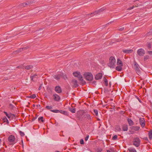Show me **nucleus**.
Returning a JSON list of instances; mask_svg holds the SVG:
<instances>
[{
    "mask_svg": "<svg viewBox=\"0 0 152 152\" xmlns=\"http://www.w3.org/2000/svg\"><path fill=\"white\" fill-rule=\"evenodd\" d=\"M116 65V60L113 56H111L109 59V63L108 64V66L111 68H114Z\"/></svg>",
    "mask_w": 152,
    "mask_h": 152,
    "instance_id": "1",
    "label": "nucleus"
},
{
    "mask_svg": "<svg viewBox=\"0 0 152 152\" xmlns=\"http://www.w3.org/2000/svg\"><path fill=\"white\" fill-rule=\"evenodd\" d=\"M117 66L116 67V70L118 71H121L122 70L123 64L119 58L117 59Z\"/></svg>",
    "mask_w": 152,
    "mask_h": 152,
    "instance_id": "2",
    "label": "nucleus"
},
{
    "mask_svg": "<svg viewBox=\"0 0 152 152\" xmlns=\"http://www.w3.org/2000/svg\"><path fill=\"white\" fill-rule=\"evenodd\" d=\"M84 78L87 80L91 81L92 80L93 77L92 74L89 72H86L83 75Z\"/></svg>",
    "mask_w": 152,
    "mask_h": 152,
    "instance_id": "3",
    "label": "nucleus"
},
{
    "mask_svg": "<svg viewBox=\"0 0 152 152\" xmlns=\"http://www.w3.org/2000/svg\"><path fill=\"white\" fill-rule=\"evenodd\" d=\"M15 138V136L12 135H10L8 137V140L10 145H13L16 143Z\"/></svg>",
    "mask_w": 152,
    "mask_h": 152,
    "instance_id": "4",
    "label": "nucleus"
},
{
    "mask_svg": "<svg viewBox=\"0 0 152 152\" xmlns=\"http://www.w3.org/2000/svg\"><path fill=\"white\" fill-rule=\"evenodd\" d=\"M73 75L75 77H77L80 80L82 81L83 80V77L80 72L78 71L75 72H73Z\"/></svg>",
    "mask_w": 152,
    "mask_h": 152,
    "instance_id": "5",
    "label": "nucleus"
},
{
    "mask_svg": "<svg viewBox=\"0 0 152 152\" xmlns=\"http://www.w3.org/2000/svg\"><path fill=\"white\" fill-rule=\"evenodd\" d=\"M4 113L10 120L13 119L15 117V116L14 115L11 113H8L5 111H4Z\"/></svg>",
    "mask_w": 152,
    "mask_h": 152,
    "instance_id": "6",
    "label": "nucleus"
},
{
    "mask_svg": "<svg viewBox=\"0 0 152 152\" xmlns=\"http://www.w3.org/2000/svg\"><path fill=\"white\" fill-rule=\"evenodd\" d=\"M137 54L140 56H144L145 53V50L142 48H140L137 50Z\"/></svg>",
    "mask_w": 152,
    "mask_h": 152,
    "instance_id": "7",
    "label": "nucleus"
},
{
    "mask_svg": "<svg viewBox=\"0 0 152 152\" xmlns=\"http://www.w3.org/2000/svg\"><path fill=\"white\" fill-rule=\"evenodd\" d=\"M133 67L135 70L136 71L138 75H139L140 74V71L139 69V66L136 62L134 63Z\"/></svg>",
    "mask_w": 152,
    "mask_h": 152,
    "instance_id": "8",
    "label": "nucleus"
},
{
    "mask_svg": "<svg viewBox=\"0 0 152 152\" xmlns=\"http://www.w3.org/2000/svg\"><path fill=\"white\" fill-rule=\"evenodd\" d=\"M71 85L75 87H77L78 86L77 81L75 79H73L70 83Z\"/></svg>",
    "mask_w": 152,
    "mask_h": 152,
    "instance_id": "9",
    "label": "nucleus"
},
{
    "mask_svg": "<svg viewBox=\"0 0 152 152\" xmlns=\"http://www.w3.org/2000/svg\"><path fill=\"white\" fill-rule=\"evenodd\" d=\"M140 144V140L138 138H135L133 140V145L136 147H138Z\"/></svg>",
    "mask_w": 152,
    "mask_h": 152,
    "instance_id": "10",
    "label": "nucleus"
},
{
    "mask_svg": "<svg viewBox=\"0 0 152 152\" xmlns=\"http://www.w3.org/2000/svg\"><path fill=\"white\" fill-rule=\"evenodd\" d=\"M53 98L54 100L56 101H58L60 99V96L56 94H54L53 96Z\"/></svg>",
    "mask_w": 152,
    "mask_h": 152,
    "instance_id": "11",
    "label": "nucleus"
},
{
    "mask_svg": "<svg viewBox=\"0 0 152 152\" xmlns=\"http://www.w3.org/2000/svg\"><path fill=\"white\" fill-rule=\"evenodd\" d=\"M102 76V74L99 73L96 75L95 77V79L96 80H98L101 79Z\"/></svg>",
    "mask_w": 152,
    "mask_h": 152,
    "instance_id": "12",
    "label": "nucleus"
},
{
    "mask_svg": "<svg viewBox=\"0 0 152 152\" xmlns=\"http://www.w3.org/2000/svg\"><path fill=\"white\" fill-rule=\"evenodd\" d=\"M140 125L142 127H144L145 125V120L143 118H140Z\"/></svg>",
    "mask_w": 152,
    "mask_h": 152,
    "instance_id": "13",
    "label": "nucleus"
},
{
    "mask_svg": "<svg viewBox=\"0 0 152 152\" xmlns=\"http://www.w3.org/2000/svg\"><path fill=\"white\" fill-rule=\"evenodd\" d=\"M102 10L101 9L99 10V11H95L94 12H93L89 14L88 15H90L91 17L93 16H94V15H96L99 13V12H101L102 11Z\"/></svg>",
    "mask_w": 152,
    "mask_h": 152,
    "instance_id": "14",
    "label": "nucleus"
},
{
    "mask_svg": "<svg viewBox=\"0 0 152 152\" xmlns=\"http://www.w3.org/2000/svg\"><path fill=\"white\" fill-rule=\"evenodd\" d=\"M55 91L58 93H61V88L59 86H56L55 88Z\"/></svg>",
    "mask_w": 152,
    "mask_h": 152,
    "instance_id": "15",
    "label": "nucleus"
},
{
    "mask_svg": "<svg viewBox=\"0 0 152 152\" xmlns=\"http://www.w3.org/2000/svg\"><path fill=\"white\" fill-rule=\"evenodd\" d=\"M123 52L125 53H131L133 52V50L132 49H126V50H122Z\"/></svg>",
    "mask_w": 152,
    "mask_h": 152,
    "instance_id": "16",
    "label": "nucleus"
},
{
    "mask_svg": "<svg viewBox=\"0 0 152 152\" xmlns=\"http://www.w3.org/2000/svg\"><path fill=\"white\" fill-rule=\"evenodd\" d=\"M30 3L29 2H24L20 4V6L22 7H26L30 5Z\"/></svg>",
    "mask_w": 152,
    "mask_h": 152,
    "instance_id": "17",
    "label": "nucleus"
},
{
    "mask_svg": "<svg viewBox=\"0 0 152 152\" xmlns=\"http://www.w3.org/2000/svg\"><path fill=\"white\" fill-rule=\"evenodd\" d=\"M122 129L123 131H127L128 129V126L126 125H124L122 126Z\"/></svg>",
    "mask_w": 152,
    "mask_h": 152,
    "instance_id": "18",
    "label": "nucleus"
},
{
    "mask_svg": "<svg viewBox=\"0 0 152 152\" xmlns=\"http://www.w3.org/2000/svg\"><path fill=\"white\" fill-rule=\"evenodd\" d=\"M37 75H34L33 76L31 77V80L33 81H34L37 79Z\"/></svg>",
    "mask_w": 152,
    "mask_h": 152,
    "instance_id": "19",
    "label": "nucleus"
},
{
    "mask_svg": "<svg viewBox=\"0 0 152 152\" xmlns=\"http://www.w3.org/2000/svg\"><path fill=\"white\" fill-rule=\"evenodd\" d=\"M2 120L4 122H6L7 124L9 123V121L6 117H4L2 118Z\"/></svg>",
    "mask_w": 152,
    "mask_h": 152,
    "instance_id": "20",
    "label": "nucleus"
},
{
    "mask_svg": "<svg viewBox=\"0 0 152 152\" xmlns=\"http://www.w3.org/2000/svg\"><path fill=\"white\" fill-rule=\"evenodd\" d=\"M148 136L150 140L152 139V130H150L149 131L148 133Z\"/></svg>",
    "mask_w": 152,
    "mask_h": 152,
    "instance_id": "21",
    "label": "nucleus"
},
{
    "mask_svg": "<svg viewBox=\"0 0 152 152\" xmlns=\"http://www.w3.org/2000/svg\"><path fill=\"white\" fill-rule=\"evenodd\" d=\"M61 77V76L60 75H55L54 76V78L57 80H59Z\"/></svg>",
    "mask_w": 152,
    "mask_h": 152,
    "instance_id": "22",
    "label": "nucleus"
},
{
    "mask_svg": "<svg viewBox=\"0 0 152 152\" xmlns=\"http://www.w3.org/2000/svg\"><path fill=\"white\" fill-rule=\"evenodd\" d=\"M128 121L129 125L132 126L133 124V122L131 120L128 119Z\"/></svg>",
    "mask_w": 152,
    "mask_h": 152,
    "instance_id": "23",
    "label": "nucleus"
},
{
    "mask_svg": "<svg viewBox=\"0 0 152 152\" xmlns=\"http://www.w3.org/2000/svg\"><path fill=\"white\" fill-rule=\"evenodd\" d=\"M128 150L129 152H137L135 149L132 148H129L128 149Z\"/></svg>",
    "mask_w": 152,
    "mask_h": 152,
    "instance_id": "24",
    "label": "nucleus"
},
{
    "mask_svg": "<svg viewBox=\"0 0 152 152\" xmlns=\"http://www.w3.org/2000/svg\"><path fill=\"white\" fill-rule=\"evenodd\" d=\"M140 127L138 126H133L132 127V129L135 131H138L139 130Z\"/></svg>",
    "mask_w": 152,
    "mask_h": 152,
    "instance_id": "25",
    "label": "nucleus"
},
{
    "mask_svg": "<svg viewBox=\"0 0 152 152\" xmlns=\"http://www.w3.org/2000/svg\"><path fill=\"white\" fill-rule=\"evenodd\" d=\"M116 131L118 132H120L121 131V129L119 126H117L115 127Z\"/></svg>",
    "mask_w": 152,
    "mask_h": 152,
    "instance_id": "26",
    "label": "nucleus"
},
{
    "mask_svg": "<svg viewBox=\"0 0 152 152\" xmlns=\"http://www.w3.org/2000/svg\"><path fill=\"white\" fill-rule=\"evenodd\" d=\"M33 66L31 65H27L25 66V68L26 69L28 70L31 69Z\"/></svg>",
    "mask_w": 152,
    "mask_h": 152,
    "instance_id": "27",
    "label": "nucleus"
},
{
    "mask_svg": "<svg viewBox=\"0 0 152 152\" xmlns=\"http://www.w3.org/2000/svg\"><path fill=\"white\" fill-rule=\"evenodd\" d=\"M69 110L72 113H75L76 111L75 109L73 108H69Z\"/></svg>",
    "mask_w": 152,
    "mask_h": 152,
    "instance_id": "28",
    "label": "nucleus"
},
{
    "mask_svg": "<svg viewBox=\"0 0 152 152\" xmlns=\"http://www.w3.org/2000/svg\"><path fill=\"white\" fill-rule=\"evenodd\" d=\"M104 83H105V85L106 86H107L108 85V83H107V79L105 77H104Z\"/></svg>",
    "mask_w": 152,
    "mask_h": 152,
    "instance_id": "29",
    "label": "nucleus"
},
{
    "mask_svg": "<svg viewBox=\"0 0 152 152\" xmlns=\"http://www.w3.org/2000/svg\"><path fill=\"white\" fill-rule=\"evenodd\" d=\"M36 97V94H33L29 96L28 97L29 98H31L32 99H34Z\"/></svg>",
    "mask_w": 152,
    "mask_h": 152,
    "instance_id": "30",
    "label": "nucleus"
},
{
    "mask_svg": "<svg viewBox=\"0 0 152 152\" xmlns=\"http://www.w3.org/2000/svg\"><path fill=\"white\" fill-rule=\"evenodd\" d=\"M94 115H95L96 116L98 115V111H97V110H94Z\"/></svg>",
    "mask_w": 152,
    "mask_h": 152,
    "instance_id": "31",
    "label": "nucleus"
},
{
    "mask_svg": "<svg viewBox=\"0 0 152 152\" xmlns=\"http://www.w3.org/2000/svg\"><path fill=\"white\" fill-rule=\"evenodd\" d=\"M117 138V136L116 135H114L112 138V139L113 140H115Z\"/></svg>",
    "mask_w": 152,
    "mask_h": 152,
    "instance_id": "32",
    "label": "nucleus"
},
{
    "mask_svg": "<svg viewBox=\"0 0 152 152\" xmlns=\"http://www.w3.org/2000/svg\"><path fill=\"white\" fill-rule=\"evenodd\" d=\"M38 120L39 121H41L42 122H44L43 118L42 117H41L40 118H39Z\"/></svg>",
    "mask_w": 152,
    "mask_h": 152,
    "instance_id": "33",
    "label": "nucleus"
},
{
    "mask_svg": "<svg viewBox=\"0 0 152 152\" xmlns=\"http://www.w3.org/2000/svg\"><path fill=\"white\" fill-rule=\"evenodd\" d=\"M149 58V56L148 55H146L144 57V59L145 60H147Z\"/></svg>",
    "mask_w": 152,
    "mask_h": 152,
    "instance_id": "34",
    "label": "nucleus"
},
{
    "mask_svg": "<svg viewBox=\"0 0 152 152\" xmlns=\"http://www.w3.org/2000/svg\"><path fill=\"white\" fill-rule=\"evenodd\" d=\"M51 111L53 112L56 113H58V112H59V110H51Z\"/></svg>",
    "mask_w": 152,
    "mask_h": 152,
    "instance_id": "35",
    "label": "nucleus"
},
{
    "mask_svg": "<svg viewBox=\"0 0 152 152\" xmlns=\"http://www.w3.org/2000/svg\"><path fill=\"white\" fill-rule=\"evenodd\" d=\"M46 107L48 109H51L52 108V107L50 106H47Z\"/></svg>",
    "mask_w": 152,
    "mask_h": 152,
    "instance_id": "36",
    "label": "nucleus"
},
{
    "mask_svg": "<svg viewBox=\"0 0 152 152\" xmlns=\"http://www.w3.org/2000/svg\"><path fill=\"white\" fill-rule=\"evenodd\" d=\"M89 136L88 135H87L85 139V141H87L88 140V138H89Z\"/></svg>",
    "mask_w": 152,
    "mask_h": 152,
    "instance_id": "37",
    "label": "nucleus"
},
{
    "mask_svg": "<svg viewBox=\"0 0 152 152\" xmlns=\"http://www.w3.org/2000/svg\"><path fill=\"white\" fill-rule=\"evenodd\" d=\"M80 142L81 144H84V141L83 140H81L80 141Z\"/></svg>",
    "mask_w": 152,
    "mask_h": 152,
    "instance_id": "38",
    "label": "nucleus"
},
{
    "mask_svg": "<svg viewBox=\"0 0 152 152\" xmlns=\"http://www.w3.org/2000/svg\"><path fill=\"white\" fill-rule=\"evenodd\" d=\"M147 53L150 55H152V51H148Z\"/></svg>",
    "mask_w": 152,
    "mask_h": 152,
    "instance_id": "39",
    "label": "nucleus"
},
{
    "mask_svg": "<svg viewBox=\"0 0 152 152\" xmlns=\"http://www.w3.org/2000/svg\"><path fill=\"white\" fill-rule=\"evenodd\" d=\"M134 7V6H133L132 7H129L128 9V10H131L133 9Z\"/></svg>",
    "mask_w": 152,
    "mask_h": 152,
    "instance_id": "40",
    "label": "nucleus"
},
{
    "mask_svg": "<svg viewBox=\"0 0 152 152\" xmlns=\"http://www.w3.org/2000/svg\"><path fill=\"white\" fill-rule=\"evenodd\" d=\"M20 134L21 136H23L24 135V133L21 131L20 132Z\"/></svg>",
    "mask_w": 152,
    "mask_h": 152,
    "instance_id": "41",
    "label": "nucleus"
},
{
    "mask_svg": "<svg viewBox=\"0 0 152 152\" xmlns=\"http://www.w3.org/2000/svg\"><path fill=\"white\" fill-rule=\"evenodd\" d=\"M87 118L88 119H91V117L90 116V115H87Z\"/></svg>",
    "mask_w": 152,
    "mask_h": 152,
    "instance_id": "42",
    "label": "nucleus"
},
{
    "mask_svg": "<svg viewBox=\"0 0 152 152\" xmlns=\"http://www.w3.org/2000/svg\"><path fill=\"white\" fill-rule=\"evenodd\" d=\"M107 152H114L113 151L111 150V151L110 150H107Z\"/></svg>",
    "mask_w": 152,
    "mask_h": 152,
    "instance_id": "43",
    "label": "nucleus"
},
{
    "mask_svg": "<svg viewBox=\"0 0 152 152\" xmlns=\"http://www.w3.org/2000/svg\"><path fill=\"white\" fill-rule=\"evenodd\" d=\"M148 46L149 48H151V45L150 44H148Z\"/></svg>",
    "mask_w": 152,
    "mask_h": 152,
    "instance_id": "44",
    "label": "nucleus"
},
{
    "mask_svg": "<svg viewBox=\"0 0 152 152\" xmlns=\"http://www.w3.org/2000/svg\"><path fill=\"white\" fill-rule=\"evenodd\" d=\"M60 112L62 113H64L65 112V111H61Z\"/></svg>",
    "mask_w": 152,
    "mask_h": 152,
    "instance_id": "45",
    "label": "nucleus"
},
{
    "mask_svg": "<svg viewBox=\"0 0 152 152\" xmlns=\"http://www.w3.org/2000/svg\"><path fill=\"white\" fill-rule=\"evenodd\" d=\"M124 29V28H121V29L120 30H123V29Z\"/></svg>",
    "mask_w": 152,
    "mask_h": 152,
    "instance_id": "46",
    "label": "nucleus"
},
{
    "mask_svg": "<svg viewBox=\"0 0 152 152\" xmlns=\"http://www.w3.org/2000/svg\"><path fill=\"white\" fill-rule=\"evenodd\" d=\"M102 151V149H100V150L99 151H100V152H101Z\"/></svg>",
    "mask_w": 152,
    "mask_h": 152,
    "instance_id": "47",
    "label": "nucleus"
},
{
    "mask_svg": "<svg viewBox=\"0 0 152 152\" xmlns=\"http://www.w3.org/2000/svg\"><path fill=\"white\" fill-rule=\"evenodd\" d=\"M25 48H22V50H23V49H25Z\"/></svg>",
    "mask_w": 152,
    "mask_h": 152,
    "instance_id": "48",
    "label": "nucleus"
},
{
    "mask_svg": "<svg viewBox=\"0 0 152 152\" xmlns=\"http://www.w3.org/2000/svg\"><path fill=\"white\" fill-rule=\"evenodd\" d=\"M56 152H59V151H56Z\"/></svg>",
    "mask_w": 152,
    "mask_h": 152,
    "instance_id": "49",
    "label": "nucleus"
},
{
    "mask_svg": "<svg viewBox=\"0 0 152 152\" xmlns=\"http://www.w3.org/2000/svg\"><path fill=\"white\" fill-rule=\"evenodd\" d=\"M66 78H67V77L66 76Z\"/></svg>",
    "mask_w": 152,
    "mask_h": 152,
    "instance_id": "50",
    "label": "nucleus"
},
{
    "mask_svg": "<svg viewBox=\"0 0 152 152\" xmlns=\"http://www.w3.org/2000/svg\"><path fill=\"white\" fill-rule=\"evenodd\" d=\"M40 87H39V89H40Z\"/></svg>",
    "mask_w": 152,
    "mask_h": 152,
    "instance_id": "51",
    "label": "nucleus"
},
{
    "mask_svg": "<svg viewBox=\"0 0 152 152\" xmlns=\"http://www.w3.org/2000/svg\"><path fill=\"white\" fill-rule=\"evenodd\" d=\"M40 87H39V89H40Z\"/></svg>",
    "mask_w": 152,
    "mask_h": 152,
    "instance_id": "52",
    "label": "nucleus"
}]
</instances>
